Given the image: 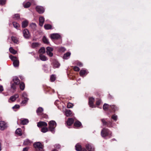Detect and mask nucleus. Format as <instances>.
<instances>
[{
    "label": "nucleus",
    "instance_id": "f257e3e1",
    "mask_svg": "<svg viewBox=\"0 0 151 151\" xmlns=\"http://www.w3.org/2000/svg\"><path fill=\"white\" fill-rule=\"evenodd\" d=\"M111 132L107 128H103L101 132V135L103 137H105L107 136L110 135L111 136Z\"/></svg>",
    "mask_w": 151,
    "mask_h": 151
},
{
    "label": "nucleus",
    "instance_id": "f03ea898",
    "mask_svg": "<svg viewBox=\"0 0 151 151\" xmlns=\"http://www.w3.org/2000/svg\"><path fill=\"white\" fill-rule=\"evenodd\" d=\"M48 125L49 130L50 131L52 132L54 131L55 128L56 126V123L54 121L52 120L49 122Z\"/></svg>",
    "mask_w": 151,
    "mask_h": 151
},
{
    "label": "nucleus",
    "instance_id": "7ed1b4c3",
    "mask_svg": "<svg viewBox=\"0 0 151 151\" xmlns=\"http://www.w3.org/2000/svg\"><path fill=\"white\" fill-rule=\"evenodd\" d=\"M34 147L37 151H42L43 150V145L40 142H35L33 145Z\"/></svg>",
    "mask_w": 151,
    "mask_h": 151
},
{
    "label": "nucleus",
    "instance_id": "20e7f679",
    "mask_svg": "<svg viewBox=\"0 0 151 151\" xmlns=\"http://www.w3.org/2000/svg\"><path fill=\"white\" fill-rule=\"evenodd\" d=\"M102 124L103 126H106L109 127H112V123L110 121L107 122L104 119H101Z\"/></svg>",
    "mask_w": 151,
    "mask_h": 151
},
{
    "label": "nucleus",
    "instance_id": "39448f33",
    "mask_svg": "<svg viewBox=\"0 0 151 151\" xmlns=\"http://www.w3.org/2000/svg\"><path fill=\"white\" fill-rule=\"evenodd\" d=\"M46 53L50 57H52L53 56V54L52 52L53 51V49L50 47H47L46 48Z\"/></svg>",
    "mask_w": 151,
    "mask_h": 151
},
{
    "label": "nucleus",
    "instance_id": "423d86ee",
    "mask_svg": "<svg viewBox=\"0 0 151 151\" xmlns=\"http://www.w3.org/2000/svg\"><path fill=\"white\" fill-rule=\"evenodd\" d=\"M23 35L26 39H29L30 37V35L28 29H25L23 31Z\"/></svg>",
    "mask_w": 151,
    "mask_h": 151
},
{
    "label": "nucleus",
    "instance_id": "0eeeda50",
    "mask_svg": "<svg viewBox=\"0 0 151 151\" xmlns=\"http://www.w3.org/2000/svg\"><path fill=\"white\" fill-rule=\"evenodd\" d=\"M35 9L36 11L40 14L43 13L45 11L44 8L40 6H37L35 8Z\"/></svg>",
    "mask_w": 151,
    "mask_h": 151
},
{
    "label": "nucleus",
    "instance_id": "6e6552de",
    "mask_svg": "<svg viewBox=\"0 0 151 151\" xmlns=\"http://www.w3.org/2000/svg\"><path fill=\"white\" fill-rule=\"evenodd\" d=\"M95 99L91 97L89 98L88 104L90 107L92 108L94 107L93 103Z\"/></svg>",
    "mask_w": 151,
    "mask_h": 151
},
{
    "label": "nucleus",
    "instance_id": "1a4fd4ad",
    "mask_svg": "<svg viewBox=\"0 0 151 151\" xmlns=\"http://www.w3.org/2000/svg\"><path fill=\"white\" fill-rule=\"evenodd\" d=\"M50 37L52 39H58L61 38V36L58 34H52L51 35Z\"/></svg>",
    "mask_w": 151,
    "mask_h": 151
},
{
    "label": "nucleus",
    "instance_id": "9d476101",
    "mask_svg": "<svg viewBox=\"0 0 151 151\" xmlns=\"http://www.w3.org/2000/svg\"><path fill=\"white\" fill-rule=\"evenodd\" d=\"M47 124L45 122L40 121L37 123V126L39 127H41L42 126L47 127Z\"/></svg>",
    "mask_w": 151,
    "mask_h": 151
},
{
    "label": "nucleus",
    "instance_id": "9b49d317",
    "mask_svg": "<svg viewBox=\"0 0 151 151\" xmlns=\"http://www.w3.org/2000/svg\"><path fill=\"white\" fill-rule=\"evenodd\" d=\"M74 122V120L73 118H68L66 123L67 125L70 126Z\"/></svg>",
    "mask_w": 151,
    "mask_h": 151
},
{
    "label": "nucleus",
    "instance_id": "f8f14e48",
    "mask_svg": "<svg viewBox=\"0 0 151 151\" xmlns=\"http://www.w3.org/2000/svg\"><path fill=\"white\" fill-rule=\"evenodd\" d=\"M6 125L5 123L3 121L0 122V129L1 130H4L6 128Z\"/></svg>",
    "mask_w": 151,
    "mask_h": 151
},
{
    "label": "nucleus",
    "instance_id": "ddd939ff",
    "mask_svg": "<svg viewBox=\"0 0 151 151\" xmlns=\"http://www.w3.org/2000/svg\"><path fill=\"white\" fill-rule=\"evenodd\" d=\"M45 21L44 17L42 16L40 17L39 18V24L41 27H42Z\"/></svg>",
    "mask_w": 151,
    "mask_h": 151
},
{
    "label": "nucleus",
    "instance_id": "4468645a",
    "mask_svg": "<svg viewBox=\"0 0 151 151\" xmlns=\"http://www.w3.org/2000/svg\"><path fill=\"white\" fill-rule=\"evenodd\" d=\"M13 81L16 85H18L20 83V80L17 76H15L14 77Z\"/></svg>",
    "mask_w": 151,
    "mask_h": 151
},
{
    "label": "nucleus",
    "instance_id": "2eb2a0df",
    "mask_svg": "<svg viewBox=\"0 0 151 151\" xmlns=\"http://www.w3.org/2000/svg\"><path fill=\"white\" fill-rule=\"evenodd\" d=\"M110 107L111 108L112 110L114 112L118 110V108L115 105H110Z\"/></svg>",
    "mask_w": 151,
    "mask_h": 151
},
{
    "label": "nucleus",
    "instance_id": "dca6fc26",
    "mask_svg": "<svg viewBox=\"0 0 151 151\" xmlns=\"http://www.w3.org/2000/svg\"><path fill=\"white\" fill-rule=\"evenodd\" d=\"M43 111V109L42 107H39L37 109L36 112L38 115H42Z\"/></svg>",
    "mask_w": 151,
    "mask_h": 151
},
{
    "label": "nucleus",
    "instance_id": "f3484780",
    "mask_svg": "<svg viewBox=\"0 0 151 151\" xmlns=\"http://www.w3.org/2000/svg\"><path fill=\"white\" fill-rule=\"evenodd\" d=\"M65 115L67 117L70 116H72L71 111L69 109H67L66 110Z\"/></svg>",
    "mask_w": 151,
    "mask_h": 151
},
{
    "label": "nucleus",
    "instance_id": "a211bd4d",
    "mask_svg": "<svg viewBox=\"0 0 151 151\" xmlns=\"http://www.w3.org/2000/svg\"><path fill=\"white\" fill-rule=\"evenodd\" d=\"M19 95L18 94H16L11 96L10 98V99L12 101H14L17 98L19 97Z\"/></svg>",
    "mask_w": 151,
    "mask_h": 151
},
{
    "label": "nucleus",
    "instance_id": "6ab92c4d",
    "mask_svg": "<svg viewBox=\"0 0 151 151\" xmlns=\"http://www.w3.org/2000/svg\"><path fill=\"white\" fill-rule=\"evenodd\" d=\"M71 55L70 52H68L64 54L63 58L64 59H67Z\"/></svg>",
    "mask_w": 151,
    "mask_h": 151
},
{
    "label": "nucleus",
    "instance_id": "aec40b11",
    "mask_svg": "<svg viewBox=\"0 0 151 151\" xmlns=\"http://www.w3.org/2000/svg\"><path fill=\"white\" fill-rule=\"evenodd\" d=\"M39 58L42 61H46L47 60V58L42 54H40L39 55Z\"/></svg>",
    "mask_w": 151,
    "mask_h": 151
},
{
    "label": "nucleus",
    "instance_id": "412c9836",
    "mask_svg": "<svg viewBox=\"0 0 151 151\" xmlns=\"http://www.w3.org/2000/svg\"><path fill=\"white\" fill-rule=\"evenodd\" d=\"M11 40L12 41L15 43H16L17 44H18L19 43V41L17 39V37L12 36L11 37Z\"/></svg>",
    "mask_w": 151,
    "mask_h": 151
},
{
    "label": "nucleus",
    "instance_id": "4be33fe9",
    "mask_svg": "<svg viewBox=\"0 0 151 151\" xmlns=\"http://www.w3.org/2000/svg\"><path fill=\"white\" fill-rule=\"evenodd\" d=\"M86 148L89 151H93L94 148L90 144H87L86 146Z\"/></svg>",
    "mask_w": 151,
    "mask_h": 151
},
{
    "label": "nucleus",
    "instance_id": "5701e85b",
    "mask_svg": "<svg viewBox=\"0 0 151 151\" xmlns=\"http://www.w3.org/2000/svg\"><path fill=\"white\" fill-rule=\"evenodd\" d=\"M110 107V105L105 103L103 105V108L104 111H106Z\"/></svg>",
    "mask_w": 151,
    "mask_h": 151
},
{
    "label": "nucleus",
    "instance_id": "b1692460",
    "mask_svg": "<svg viewBox=\"0 0 151 151\" xmlns=\"http://www.w3.org/2000/svg\"><path fill=\"white\" fill-rule=\"evenodd\" d=\"M16 134L17 135L20 136L22 135V130L20 128H18L16 131L15 132Z\"/></svg>",
    "mask_w": 151,
    "mask_h": 151
},
{
    "label": "nucleus",
    "instance_id": "393cba45",
    "mask_svg": "<svg viewBox=\"0 0 151 151\" xmlns=\"http://www.w3.org/2000/svg\"><path fill=\"white\" fill-rule=\"evenodd\" d=\"M81 125V123L78 121H76L74 124V126L76 127H79Z\"/></svg>",
    "mask_w": 151,
    "mask_h": 151
},
{
    "label": "nucleus",
    "instance_id": "a878e982",
    "mask_svg": "<svg viewBox=\"0 0 151 151\" xmlns=\"http://www.w3.org/2000/svg\"><path fill=\"white\" fill-rule=\"evenodd\" d=\"M45 29L46 30H49L52 29V25L49 24H45L44 26Z\"/></svg>",
    "mask_w": 151,
    "mask_h": 151
},
{
    "label": "nucleus",
    "instance_id": "bb28decb",
    "mask_svg": "<svg viewBox=\"0 0 151 151\" xmlns=\"http://www.w3.org/2000/svg\"><path fill=\"white\" fill-rule=\"evenodd\" d=\"M28 22L27 21L25 20L23 21L22 22V28L26 27L28 25Z\"/></svg>",
    "mask_w": 151,
    "mask_h": 151
},
{
    "label": "nucleus",
    "instance_id": "cd10ccee",
    "mask_svg": "<svg viewBox=\"0 0 151 151\" xmlns=\"http://www.w3.org/2000/svg\"><path fill=\"white\" fill-rule=\"evenodd\" d=\"M73 64L74 65H76L77 66H82L83 65V64L81 62L78 60L75 61Z\"/></svg>",
    "mask_w": 151,
    "mask_h": 151
},
{
    "label": "nucleus",
    "instance_id": "c85d7f7f",
    "mask_svg": "<svg viewBox=\"0 0 151 151\" xmlns=\"http://www.w3.org/2000/svg\"><path fill=\"white\" fill-rule=\"evenodd\" d=\"M52 63L54 66H59L60 65L58 60H54Z\"/></svg>",
    "mask_w": 151,
    "mask_h": 151
},
{
    "label": "nucleus",
    "instance_id": "c756f323",
    "mask_svg": "<svg viewBox=\"0 0 151 151\" xmlns=\"http://www.w3.org/2000/svg\"><path fill=\"white\" fill-rule=\"evenodd\" d=\"M29 122L28 119H24L23 120H21L20 124L22 125H25L27 124Z\"/></svg>",
    "mask_w": 151,
    "mask_h": 151
},
{
    "label": "nucleus",
    "instance_id": "7c9ffc66",
    "mask_svg": "<svg viewBox=\"0 0 151 151\" xmlns=\"http://www.w3.org/2000/svg\"><path fill=\"white\" fill-rule=\"evenodd\" d=\"M76 150L77 151H81L82 150V147L81 145L77 144L75 146Z\"/></svg>",
    "mask_w": 151,
    "mask_h": 151
},
{
    "label": "nucleus",
    "instance_id": "2f4dec72",
    "mask_svg": "<svg viewBox=\"0 0 151 151\" xmlns=\"http://www.w3.org/2000/svg\"><path fill=\"white\" fill-rule=\"evenodd\" d=\"M19 84V88L22 91H23L25 88V86L24 83L23 82H21Z\"/></svg>",
    "mask_w": 151,
    "mask_h": 151
},
{
    "label": "nucleus",
    "instance_id": "473e14b6",
    "mask_svg": "<svg viewBox=\"0 0 151 151\" xmlns=\"http://www.w3.org/2000/svg\"><path fill=\"white\" fill-rule=\"evenodd\" d=\"M23 6L25 8H28L30 6L31 3L29 1L23 4Z\"/></svg>",
    "mask_w": 151,
    "mask_h": 151
},
{
    "label": "nucleus",
    "instance_id": "72a5a7b5",
    "mask_svg": "<svg viewBox=\"0 0 151 151\" xmlns=\"http://www.w3.org/2000/svg\"><path fill=\"white\" fill-rule=\"evenodd\" d=\"M39 53H40V54H44L45 53V48L43 47H41L39 50Z\"/></svg>",
    "mask_w": 151,
    "mask_h": 151
},
{
    "label": "nucleus",
    "instance_id": "f704fd0d",
    "mask_svg": "<svg viewBox=\"0 0 151 151\" xmlns=\"http://www.w3.org/2000/svg\"><path fill=\"white\" fill-rule=\"evenodd\" d=\"M79 74L80 76H82L85 75L86 74H87V73H86V70H80Z\"/></svg>",
    "mask_w": 151,
    "mask_h": 151
},
{
    "label": "nucleus",
    "instance_id": "c9c22d12",
    "mask_svg": "<svg viewBox=\"0 0 151 151\" xmlns=\"http://www.w3.org/2000/svg\"><path fill=\"white\" fill-rule=\"evenodd\" d=\"M12 24L14 27L17 29L19 27V24L16 22H12Z\"/></svg>",
    "mask_w": 151,
    "mask_h": 151
},
{
    "label": "nucleus",
    "instance_id": "e433bc0d",
    "mask_svg": "<svg viewBox=\"0 0 151 151\" xmlns=\"http://www.w3.org/2000/svg\"><path fill=\"white\" fill-rule=\"evenodd\" d=\"M9 50L11 53L14 54H16L17 53V51L15 50L12 47H10Z\"/></svg>",
    "mask_w": 151,
    "mask_h": 151
},
{
    "label": "nucleus",
    "instance_id": "4c0bfd02",
    "mask_svg": "<svg viewBox=\"0 0 151 151\" xmlns=\"http://www.w3.org/2000/svg\"><path fill=\"white\" fill-rule=\"evenodd\" d=\"M42 41L44 43L46 44H48L49 43L48 40L45 36H43V37Z\"/></svg>",
    "mask_w": 151,
    "mask_h": 151
},
{
    "label": "nucleus",
    "instance_id": "58836bf2",
    "mask_svg": "<svg viewBox=\"0 0 151 151\" xmlns=\"http://www.w3.org/2000/svg\"><path fill=\"white\" fill-rule=\"evenodd\" d=\"M31 141L28 139H26L24 142V144L25 145H28L31 144Z\"/></svg>",
    "mask_w": 151,
    "mask_h": 151
},
{
    "label": "nucleus",
    "instance_id": "ea45409f",
    "mask_svg": "<svg viewBox=\"0 0 151 151\" xmlns=\"http://www.w3.org/2000/svg\"><path fill=\"white\" fill-rule=\"evenodd\" d=\"M28 100V98L27 97H25L24 100L22 101L21 104L22 105L26 104L27 103Z\"/></svg>",
    "mask_w": 151,
    "mask_h": 151
},
{
    "label": "nucleus",
    "instance_id": "a19ab883",
    "mask_svg": "<svg viewBox=\"0 0 151 151\" xmlns=\"http://www.w3.org/2000/svg\"><path fill=\"white\" fill-rule=\"evenodd\" d=\"M13 65L14 66H19V60L17 59L13 62Z\"/></svg>",
    "mask_w": 151,
    "mask_h": 151
},
{
    "label": "nucleus",
    "instance_id": "79ce46f5",
    "mask_svg": "<svg viewBox=\"0 0 151 151\" xmlns=\"http://www.w3.org/2000/svg\"><path fill=\"white\" fill-rule=\"evenodd\" d=\"M48 129L47 128L45 127H42L41 129V131L43 133H45L47 132Z\"/></svg>",
    "mask_w": 151,
    "mask_h": 151
},
{
    "label": "nucleus",
    "instance_id": "37998d69",
    "mask_svg": "<svg viewBox=\"0 0 151 151\" xmlns=\"http://www.w3.org/2000/svg\"><path fill=\"white\" fill-rule=\"evenodd\" d=\"M16 85L15 83H11V88L13 90H15L16 88Z\"/></svg>",
    "mask_w": 151,
    "mask_h": 151
},
{
    "label": "nucleus",
    "instance_id": "c03bdc74",
    "mask_svg": "<svg viewBox=\"0 0 151 151\" xmlns=\"http://www.w3.org/2000/svg\"><path fill=\"white\" fill-rule=\"evenodd\" d=\"M9 58L13 62L18 59L17 57L16 56H13L12 55H10L9 56Z\"/></svg>",
    "mask_w": 151,
    "mask_h": 151
},
{
    "label": "nucleus",
    "instance_id": "a18cd8bd",
    "mask_svg": "<svg viewBox=\"0 0 151 151\" xmlns=\"http://www.w3.org/2000/svg\"><path fill=\"white\" fill-rule=\"evenodd\" d=\"M66 50L65 48L63 47H61L58 48V51L60 52H64Z\"/></svg>",
    "mask_w": 151,
    "mask_h": 151
},
{
    "label": "nucleus",
    "instance_id": "49530a36",
    "mask_svg": "<svg viewBox=\"0 0 151 151\" xmlns=\"http://www.w3.org/2000/svg\"><path fill=\"white\" fill-rule=\"evenodd\" d=\"M39 45V44L37 42H33L32 45V47L33 48L37 47Z\"/></svg>",
    "mask_w": 151,
    "mask_h": 151
},
{
    "label": "nucleus",
    "instance_id": "de8ad7c7",
    "mask_svg": "<svg viewBox=\"0 0 151 151\" xmlns=\"http://www.w3.org/2000/svg\"><path fill=\"white\" fill-rule=\"evenodd\" d=\"M56 79V77L54 75H52L50 77V80L51 82L54 81Z\"/></svg>",
    "mask_w": 151,
    "mask_h": 151
},
{
    "label": "nucleus",
    "instance_id": "09e8293b",
    "mask_svg": "<svg viewBox=\"0 0 151 151\" xmlns=\"http://www.w3.org/2000/svg\"><path fill=\"white\" fill-rule=\"evenodd\" d=\"M13 18L16 19H18L20 18V15L19 14H15L13 17Z\"/></svg>",
    "mask_w": 151,
    "mask_h": 151
},
{
    "label": "nucleus",
    "instance_id": "8fccbe9b",
    "mask_svg": "<svg viewBox=\"0 0 151 151\" xmlns=\"http://www.w3.org/2000/svg\"><path fill=\"white\" fill-rule=\"evenodd\" d=\"M73 106V104L70 103H68L67 107L68 108H72Z\"/></svg>",
    "mask_w": 151,
    "mask_h": 151
},
{
    "label": "nucleus",
    "instance_id": "3c124183",
    "mask_svg": "<svg viewBox=\"0 0 151 151\" xmlns=\"http://www.w3.org/2000/svg\"><path fill=\"white\" fill-rule=\"evenodd\" d=\"M6 0H0V5H4L6 3Z\"/></svg>",
    "mask_w": 151,
    "mask_h": 151
},
{
    "label": "nucleus",
    "instance_id": "603ef678",
    "mask_svg": "<svg viewBox=\"0 0 151 151\" xmlns=\"http://www.w3.org/2000/svg\"><path fill=\"white\" fill-rule=\"evenodd\" d=\"M41 118L43 119V118H45L47 119L48 118V116L47 115H46V114H42L41 115Z\"/></svg>",
    "mask_w": 151,
    "mask_h": 151
},
{
    "label": "nucleus",
    "instance_id": "864d4df0",
    "mask_svg": "<svg viewBox=\"0 0 151 151\" xmlns=\"http://www.w3.org/2000/svg\"><path fill=\"white\" fill-rule=\"evenodd\" d=\"M73 69L76 71H79L80 69L78 67H73Z\"/></svg>",
    "mask_w": 151,
    "mask_h": 151
},
{
    "label": "nucleus",
    "instance_id": "5fc2aeb1",
    "mask_svg": "<svg viewBox=\"0 0 151 151\" xmlns=\"http://www.w3.org/2000/svg\"><path fill=\"white\" fill-rule=\"evenodd\" d=\"M111 118L115 121H116L117 119V116L113 115L112 116Z\"/></svg>",
    "mask_w": 151,
    "mask_h": 151
},
{
    "label": "nucleus",
    "instance_id": "6e6d98bb",
    "mask_svg": "<svg viewBox=\"0 0 151 151\" xmlns=\"http://www.w3.org/2000/svg\"><path fill=\"white\" fill-rule=\"evenodd\" d=\"M54 147L56 148L60 149V148L61 146L59 144H57L55 145Z\"/></svg>",
    "mask_w": 151,
    "mask_h": 151
},
{
    "label": "nucleus",
    "instance_id": "4d7b16f0",
    "mask_svg": "<svg viewBox=\"0 0 151 151\" xmlns=\"http://www.w3.org/2000/svg\"><path fill=\"white\" fill-rule=\"evenodd\" d=\"M101 102V100L99 99H97V101H96V104L97 105H100Z\"/></svg>",
    "mask_w": 151,
    "mask_h": 151
},
{
    "label": "nucleus",
    "instance_id": "13d9d810",
    "mask_svg": "<svg viewBox=\"0 0 151 151\" xmlns=\"http://www.w3.org/2000/svg\"><path fill=\"white\" fill-rule=\"evenodd\" d=\"M19 108H20L19 105L16 104V105H15L14 106L12 107V108L13 109H19Z\"/></svg>",
    "mask_w": 151,
    "mask_h": 151
},
{
    "label": "nucleus",
    "instance_id": "bf43d9fd",
    "mask_svg": "<svg viewBox=\"0 0 151 151\" xmlns=\"http://www.w3.org/2000/svg\"><path fill=\"white\" fill-rule=\"evenodd\" d=\"M31 26L32 27H33L34 28H35L36 27V24L35 23H32L31 24Z\"/></svg>",
    "mask_w": 151,
    "mask_h": 151
},
{
    "label": "nucleus",
    "instance_id": "052dcab7",
    "mask_svg": "<svg viewBox=\"0 0 151 151\" xmlns=\"http://www.w3.org/2000/svg\"><path fill=\"white\" fill-rule=\"evenodd\" d=\"M27 95L25 93H23V94H22V97H24V99L25 98V97H27Z\"/></svg>",
    "mask_w": 151,
    "mask_h": 151
},
{
    "label": "nucleus",
    "instance_id": "680f3d73",
    "mask_svg": "<svg viewBox=\"0 0 151 151\" xmlns=\"http://www.w3.org/2000/svg\"><path fill=\"white\" fill-rule=\"evenodd\" d=\"M4 90V89L2 86H0V91L1 92L2 91Z\"/></svg>",
    "mask_w": 151,
    "mask_h": 151
},
{
    "label": "nucleus",
    "instance_id": "e2e57ef3",
    "mask_svg": "<svg viewBox=\"0 0 151 151\" xmlns=\"http://www.w3.org/2000/svg\"><path fill=\"white\" fill-rule=\"evenodd\" d=\"M28 148L25 147L23 148V151H27L28 150Z\"/></svg>",
    "mask_w": 151,
    "mask_h": 151
},
{
    "label": "nucleus",
    "instance_id": "0e129e2a",
    "mask_svg": "<svg viewBox=\"0 0 151 151\" xmlns=\"http://www.w3.org/2000/svg\"><path fill=\"white\" fill-rule=\"evenodd\" d=\"M52 151H58V150L56 149H54Z\"/></svg>",
    "mask_w": 151,
    "mask_h": 151
},
{
    "label": "nucleus",
    "instance_id": "69168bd1",
    "mask_svg": "<svg viewBox=\"0 0 151 151\" xmlns=\"http://www.w3.org/2000/svg\"><path fill=\"white\" fill-rule=\"evenodd\" d=\"M1 150V144L0 143V151Z\"/></svg>",
    "mask_w": 151,
    "mask_h": 151
},
{
    "label": "nucleus",
    "instance_id": "338daca9",
    "mask_svg": "<svg viewBox=\"0 0 151 151\" xmlns=\"http://www.w3.org/2000/svg\"><path fill=\"white\" fill-rule=\"evenodd\" d=\"M83 151H87L86 149H84Z\"/></svg>",
    "mask_w": 151,
    "mask_h": 151
}]
</instances>
